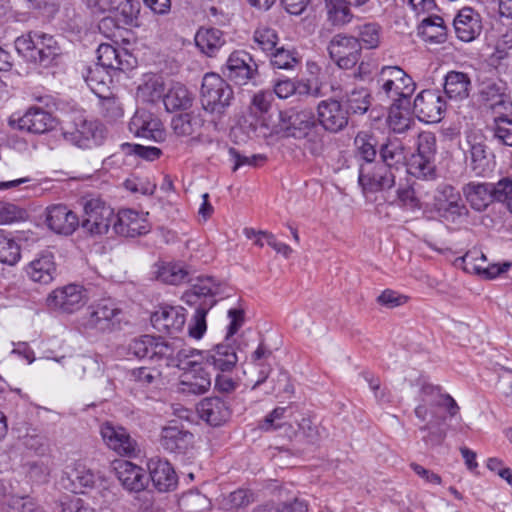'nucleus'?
Returning a JSON list of instances; mask_svg holds the SVG:
<instances>
[{
    "label": "nucleus",
    "instance_id": "de8ad7c7",
    "mask_svg": "<svg viewBox=\"0 0 512 512\" xmlns=\"http://www.w3.org/2000/svg\"><path fill=\"white\" fill-rule=\"evenodd\" d=\"M273 69L291 70L300 63V56L295 49L278 46L269 54Z\"/></svg>",
    "mask_w": 512,
    "mask_h": 512
},
{
    "label": "nucleus",
    "instance_id": "052dcab7",
    "mask_svg": "<svg viewBox=\"0 0 512 512\" xmlns=\"http://www.w3.org/2000/svg\"><path fill=\"white\" fill-rule=\"evenodd\" d=\"M138 90L146 101L155 102L164 96L163 79L160 76H152L139 86Z\"/></svg>",
    "mask_w": 512,
    "mask_h": 512
},
{
    "label": "nucleus",
    "instance_id": "a18cd8bd",
    "mask_svg": "<svg viewBox=\"0 0 512 512\" xmlns=\"http://www.w3.org/2000/svg\"><path fill=\"white\" fill-rule=\"evenodd\" d=\"M327 21L336 27L350 23L354 17L350 5L344 0H325Z\"/></svg>",
    "mask_w": 512,
    "mask_h": 512
},
{
    "label": "nucleus",
    "instance_id": "69168bd1",
    "mask_svg": "<svg viewBox=\"0 0 512 512\" xmlns=\"http://www.w3.org/2000/svg\"><path fill=\"white\" fill-rule=\"evenodd\" d=\"M253 501V494L246 489H238L231 492L224 499V506L227 509H239L248 506Z\"/></svg>",
    "mask_w": 512,
    "mask_h": 512
},
{
    "label": "nucleus",
    "instance_id": "0eeeda50",
    "mask_svg": "<svg viewBox=\"0 0 512 512\" xmlns=\"http://www.w3.org/2000/svg\"><path fill=\"white\" fill-rule=\"evenodd\" d=\"M123 311L111 299H102L89 307L82 326L86 331L110 333L120 328Z\"/></svg>",
    "mask_w": 512,
    "mask_h": 512
},
{
    "label": "nucleus",
    "instance_id": "7c9ffc66",
    "mask_svg": "<svg viewBox=\"0 0 512 512\" xmlns=\"http://www.w3.org/2000/svg\"><path fill=\"white\" fill-rule=\"evenodd\" d=\"M480 259L482 262H486V255L479 249L473 248L469 250L462 258L463 269L468 273L477 274L485 279H493L500 274L506 272L510 263L505 262L502 265L489 264L487 266L477 265L476 260Z\"/></svg>",
    "mask_w": 512,
    "mask_h": 512
},
{
    "label": "nucleus",
    "instance_id": "1a4fd4ad",
    "mask_svg": "<svg viewBox=\"0 0 512 512\" xmlns=\"http://www.w3.org/2000/svg\"><path fill=\"white\" fill-rule=\"evenodd\" d=\"M113 209L99 198H92L84 204L81 227L91 235L106 234L115 221Z\"/></svg>",
    "mask_w": 512,
    "mask_h": 512
},
{
    "label": "nucleus",
    "instance_id": "c756f323",
    "mask_svg": "<svg viewBox=\"0 0 512 512\" xmlns=\"http://www.w3.org/2000/svg\"><path fill=\"white\" fill-rule=\"evenodd\" d=\"M147 467L154 486L160 492H167L176 488L178 477L167 460L153 457L148 461Z\"/></svg>",
    "mask_w": 512,
    "mask_h": 512
},
{
    "label": "nucleus",
    "instance_id": "4468645a",
    "mask_svg": "<svg viewBox=\"0 0 512 512\" xmlns=\"http://www.w3.org/2000/svg\"><path fill=\"white\" fill-rule=\"evenodd\" d=\"M272 100L273 95L269 91H260L253 96L247 114L243 119L248 132H253L259 136L267 135L269 127L266 114L271 108Z\"/></svg>",
    "mask_w": 512,
    "mask_h": 512
},
{
    "label": "nucleus",
    "instance_id": "5701e85b",
    "mask_svg": "<svg viewBox=\"0 0 512 512\" xmlns=\"http://www.w3.org/2000/svg\"><path fill=\"white\" fill-rule=\"evenodd\" d=\"M98 63L96 65L103 67L107 70L113 71H128L136 64V59L123 48H116L115 46L102 43L97 49Z\"/></svg>",
    "mask_w": 512,
    "mask_h": 512
},
{
    "label": "nucleus",
    "instance_id": "a878e982",
    "mask_svg": "<svg viewBox=\"0 0 512 512\" xmlns=\"http://www.w3.org/2000/svg\"><path fill=\"white\" fill-rule=\"evenodd\" d=\"M113 229L116 234L121 236L136 237L147 234L150 226L143 214L131 209H124L116 215Z\"/></svg>",
    "mask_w": 512,
    "mask_h": 512
},
{
    "label": "nucleus",
    "instance_id": "338daca9",
    "mask_svg": "<svg viewBox=\"0 0 512 512\" xmlns=\"http://www.w3.org/2000/svg\"><path fill=\"white\" fill-rule=\"evenodd\" d=\"M486 107L493 114V121L499 118H509V115L512 114V101L507 93Z\"/></svg>",
    "mask_w": 512,
    "mask_h": 512
},
{
    "label": "nucleus",
    "instance_id": "20e7f679",
    "mask_svg": "<svg viewBox=\"0 0 512 512\" xmlns=\"http://www.w3.org/2000/svg\"><path fill=\"white\" fill-rule=\"evenodd\" d=\"M228 317L230 324L227 327L224 341L206 351L204 356L206 363L221 373L231 372L239 361L237 351L241 350V346L233 337L244 324V311L230 309Z\"/></svg>",
    "mask_w": 512,
    "mask_h": 512
},
{
    "label": "nucleus",
    "instance_id": "c03bdc74",
    "mask_svg": "<svg viewBox=\"0 0 512 512\" xmlns=\"http://www.w3.org/2000/svg\"><path fill=\"white\" fill-rule=\"evenodd\" d=\"M371 99L370 92L364 87L354 88L350 92H346L344 102L348 115L350 113L359 115L365 114L371 106Z\"/></svg>",
    "mask_w": 512,
    "mask_h": 512
},
{
    "label": "nucleus",
    "instance_id": "7ed1b4c3",
    "mask_svg": "<svg viewBox=\"0 0 512 512\" xmlns=\"http://www.w3.org/2000/svg\"><path fill=\"white\" fill-rule=\"evenodd\" d=\"M17 53L27 62L47 68L62 54L57 39L40 30L28 31L15 39Z\"/></svg>",
    "mask_w": 512,
    "mask_h": 512
},
{
    "label": "nucleus",
    "instance_id": "774afa93",
    "mask_svg": "<svg viewBox=\"0 0 512 512\" xmlns=\"http://www.w3.org/2000/svg\"><path fill=\"white\" fill-rule=\"evenodd\" d=\"M496 201L504 203L512 213V179L503 178L497 182Z\"/></svg>",
    "mask_w": 512,
    "mask_h": 512
},
{
    "label": "nucleus",
    "instance_id": "f3484780",
    "mask_svg": "<svg viewBox=\"0 0 512 512\" xmlns=\"http://www.w3.org/2000/svg\"><path fill=\"white\" fill-rule=\"evenodd\" d=\"M223 73L235 84L246 85L258 75V66L248 52L238 50L228 57Z\"/></svg>",
    "mask_w": 512,
    "mask_h": 512
},
{
    "label": "nucleus",
    "instance_id": "72a5a7b5",
    "mask_svg": "<svg viewBox=\"0 0 512 512\" xmlns=\"http://www.w3.org/2000/svg\"><path fill=\"white\" fill-rule=\"evenodd\" d=\"M194 436L178 426H167L161 431L160 444L171 453L184 454L192 447Z\"/></svg>",
    "mask_w": 512,
    "mask_h": 512
},
{
    "label": "nucleus",
    "instance_id": "79ce46f5",
    "mask_svg": "<svg viewBox=\"0 0 512 512\" xmlns=\"http://www.w3.org/2000/svg\"><path fill=\"white\" fill-rule=\"evenodd\" d=\"M84 79L91 91L98 97H104L110 93L112 75L109 70L98 65L87 67Z\"/></svg>",
    "mask_w": 512,
    "mask_h": 512
},
{
    "label": "nucleus",
    "instance_id": "423d86ee",
    "mask_svg": "<svg viewBox=\"0 0 512 512\" xmlns=\"http://www.w3.org/2000/svg\"><path fill=\"white\" fill-rule=\"evenodd\" d=\"M233 90L216 73H206L202 80L200 101L203 109L209 113L222 114L230 106Z\"/></svg>",
    "mask_w": 512,
    "mask_h": 512
},
{
    "label": "nucleus",
    "instance_id": "680f3d73",
    "mask_svg": "<svg viewBox=\"0 0 512 512\" xmlns=\"http://www.w3.org/2000/svg\"><path fill=\"white\" fill-rule=\"evenodd\" d=\"M493 137L500 144L512 147V119L499 118L491 126Z\"/></svg>",
    "mask_w": 512,
    "mask_h": 512
},
{
    "label": "nucleus",
    "instance_id": "dca6fc26",
    "mask_svg": "<svg viewBox=\"0 0 512 512\" xmlns=\"http://www.w3.org/2000/svg\"><path fill=\"white\" fill-rule=\"evenodd\" d=\"M179 369L183 371L179 381L182 393L200 395L209 390L211 376L201 363L190 358Z\"/></svg>",
    "mask_w": 512,
    "mask_h": 512
},
{
    "label": "nucleus",
    "instance_id": "9b49d317",
    "mask_svg": "<svg viewBox=\"0 0 512 512\" xmlns=\"http://www.w3.org/2000/svg\"><path fill=\"white\" fill-rule=\"evenodd\" d=\"M316 122L329 133L343 131L349 123L348 111L340 100L328 98L321 100L316 107Z\"/></svg>",
    "mask_w": 512,
    "mask_h": 512
},
{
    "label": "nucleus",
    "instance_id": "e2e57ef3",
    "mask_svg": "<svg viewBox=\"0 0 512 512\" xmlns=\"http://www.w3.org/2000/svg\"><path fill=\"white\" fill-rule=\"evenodd\" d=\"M506 94V86L503 82L486 81L483 82L479 90L481 100L487 106L493 101L501 98Z\"/></svg>",
    "mask_w": 512,
    "mask_h": 512
},
{
    "label": "nucleus",
    "instance_id": "2eb2a0df",
    "mask_svg": "<svg viewBox=\"0 0 512 512\" xmlns=\"http://www.w3.org/2000/svg\"><path fill=\"white\" fill-rule=\"evenodd\" d=\"M358 183L364 193H375L390 189L395 185V175L387 165H361Z\"/></svg>",
    "mask_w": 512,
    "mask_h": 512
},
{
    "label": "nucleus",
    "instance_id": "13d9d810",
    "mask_svg": "<svg viewBox=\"0 0 512 512\" xmlns=\"http://www.w3.org/2000/svg\"><path fill=\"white\" fill-rule=\"evenodd\" d=\"M172 128L178 136H191L200 128V120L190 114H180L173 117Z\"/></svg>",
    "mask_w": 512,
    "mask_h": 512
},
{
    "label": "nucleus",
    "instance_id": "9d476101",
    "mask_svg": "<svg viewBox=\"0 0 512 512\" xmlns=\"http://www.w3.org/2000/svg\"><path fill=\"white\" fill-rule=\"evenodd\" d=\"M316 126L317 122L311 110L290 109L280 112L279 128L287 137L295 139L308 138Z\"/></svg>",
    "mask_w": 512,
    "mask_h": 512
},
{
    "label": "nucleus",
    "instance_id": "cd10ccee",
    "mask_svg": "<svg viewBox=\"0 0 512 512\" xmlns=\"http://www.w3.org/2000/svg\"><path fill=\"white\" fill-rule=\"evenodd\" d=\"M153 278L169 285H181L191 282V271L183 262L158 261L152 266Z\"/></svg>",
    "mask_w": 512,
    "mask_h": 512
},
{
    "label": "nucleus",
    "instance_id": "49530a36",
    "mask_svg": "<svg viewBox=\"0 0 512 512\" xmlns=\"http://www.w3.org/2000/svg\"><path fill=\"white\" fill-rule=\"evenodd\" d=\"M380 157L382 162L380 164L387 165L389 168L397 169L399 165L405 164L406 155L403 144L398 140H388L380 148Z\"/></svg>",
    "mask_w": 512,
    "mask_h": 512
},
{
    "label": "nucleus",
    "instance_id": "0e129e2a",
    "mask_svg": "<svg viewBox=\"0 0 512 512\" xmlns=\"http://www.w3.org/2000/svg\"><path fill=\"white\" fill-rule=\"evenodd\" d=\"M358 40L368 49L376 48L380 40V26L376 23L364 24L359 28Z\"/></svg>",
    "mask_w": 512,
    "mask_h": 512
},
{
    "label": "nucleus",
    "instance_id": "f257e3e1",
    "mask_svg": "<svg viewBox=\"0 0 512 512\" xmlns=\"http://www.w3.org/2000/svg\"><path fill=\"white\" fill-rule=\"evenodd\" d=\"M128 354L139 359L147 358L160 367L179 368L185 360L193 358L200 351L185 349L180 339H166L162 336L142 335L128 344Z\"/></svg>",
    "mask_w": 512,
    "mask_h": 512
},
{
    "label": "nucleus",
    "instance_id": "bf43d9fd",
    "mask_svg": "<svg viewBox=\"0 0 512 512\" xmlns=\"http://www.w3.org/2000/svg\"><path fill=\"white\" fill-rule=\"evenodd\" d=\"M101 100V115L108 122H116L121 119L124 115V110L122 104L119 100L109 94H106L104 97H99Z\"/></svg>",
    "mask_w": 512,
    "mask_h": 512
},
{
    "label": "nucleus",
    "instance_id": "8fccbe9b",
    "mask_svg": "<svg viewBox=\"0 0 512 512\" xmlns=\"http://www.w3.org/2000/svg\"><path fill=\"white\" fill-rule=\"evenodd\" d=\"M20 257L19 244L10 233L0 229V263L12 266L20 260Z\"/></svg>",
    "mask_w": 512,
    "mask_h": 512
},
{
    "label": "nucleus",
    "instance_id": "473e14b6",
    "mask_svg": "<svg viewBox=\"0 0 512 512\" xmlns=\"http://www.w3.org/2000/svg\"><path fill=\"white\" fill-rule=\"evenodd\" d=\"M200 418L212 426H219L226 422L231 411L227 403L219 397H207L197 405Z\"/></svg>",
    "mask_w": 512,
    "mask_h": 512
},
{
    "label": "nucleus",
    "instance_id": "09e8293b",
    "mask_svg": "<svg viewBox=\"0 0 512 512\" xmlns=\"http://www.w3.org/2000/svg\"><path fill=\"white\" fill-rule=\"evenodd\" d=\"M107 12H114L122 17L123 24L134 25L140 13V3L137 0H111Z\"/></svg>",
    "mask_w": 512,
    "mask_h": 512
},
{
    "label": "nucleus",
    "instance_id": "e433bc0d",
    "mask_svg": "<svg viewBox=\"0 0 512 512\" xmlns=\"http://www.w3.org/2000/svg\"><path fill=\"white\" fill-rule=\"evenodd\" d=\"M421 402L430 406L443 407L447 410L450 417H454L459 412V406L453 397L447 393H442L440 386L432 384H423L420 389Z\"/></svg>",
    "mask_w": 512,
    "mask_h": 512
},
{
    "label": "nucleus",
    "instance_id": "f8f14e48",
    "mask_svg": "<svg viewBox=\"0 0 512 512\" xmlns=\"http://www.w3.org/2000/svg\"><path fill=\"white\" fill-rule=\"evenodd\" d=\"M327 49L331 59L340 68L350 69L359 61L362 46L354 36L337 34L330 40Z\"/></svg>",
    "mask_w": 512,
    "mask_h": 512
},
{
    "label": "nucleus",
    "instance_id": "f704fd0d",
    "mask_svg": "<svg viewBox=\"0 0 512 512\" xmlns=\"http://www.w3.org/2000/svg\"><path fill=\"white\" fill-rule=\"evenodd\" d=\"M443 88L447 99L459 102L469 97L472 83L467 73L453 70L444 77Z\"/></svg>",
    "mask_w": 512,
    "mask_h": 512
},
{
    "label": "nucleus",
    "instance_id": "bb28decb",
    "mask_svg": "<svg viewBox=\"0 0 512 512\" xmlns=\"http://www.w3.org/2000/svg\"><path fill=\"white\" fill-rule=\"evenodd\" d=\"M186 322L184 308L162 306L151 316L153 327L162 333L175 334L180 332Z\"/></svg>",
    "mask_w": 512,
    "mask_h": 512
},
{
    "label": "nucleus",
    "instance_id": "412c9836",
    "mask_svg": "<svg viewBox=\"0 0 512 512\" xmlns=\"http://www.w3.org/2000/svg\"><path fill=\"white\" fill-rule=\"evenodd\" d=\"M452 24L457 39L465 43L477 39L483 30L480 13L468 6L457 11Z\"/></svg>",
    "mask_w": 512,
    "mask_h": 512
},
{
    "label": "nucleus",
    "instance_id": "393cba45",
    "mask_svg": "<svg viewBox=\"0 0 512 512\" xmlns=\"http://www.w3.org/2000/svg\"><path fill=\"white\" fill-rule=\"evenodd\" d=\"M114 471L122 487L129 492H140L147 487L148 477L145 470L130 461H115Z\"/></svg>",
    "mask_w": 512,
    "mask_h": 512
},
{
    "label": "nucleus",
    "instance_id": "6e6d98bb",
    "mask_svg": "<svg viewBox=\"0 0 512 512\" xmlns=\"http://www.w3.org/2000/svg\"><path fill=\"white\" fill-rule=\"evenodd\" d=\"M376 139L374 136L367 132H359L355 139L354 144L357 152L365 160V165H371L376 157Z\"/></svg>",
    "mask_w": 512,
    "mask_h": 512
},
{
    "label": "nucleus",
    "instance_id": "ea45409f",
    "mask_svg": "<svg viewBox=\"0 0 512 512\" xmlns=\"http://www.w3.org/2000/svg\"><path fill=\"white\" fill-rule=\"evenodd\" d=\"M56 268L53 256L50 253L41 254L28 266L27 273L34 282L41 284L50 283L55 274Z\"/></svg>",
    "mask_w": 512,
    "mask_h": 512
},
{
    "label": "nucleus",
    "instance_id": "2f4dec72",
    "mask_svg": "<svg viewBox=\"0 0 512 512\" xmlns=\"http://www.w3.org/2000/svg\"><path fill=\"white\" fill-rule=\"evenodd\" d=\"M497 183L469 182L462 188L463 195L476 211H484L496 201Z\"/></svg>",
    "mask_w": 512,
    "mask_h": 512
},
{
    "label": "nucleus",
    "instance_id": "b1692460",
    "mask_svg": "<svg viewBox=\"0 0 512 512\" xmlns=\"http://www.w3.org/2000/svg\"><path fill=\"white\" fill-rule=\"evenodd\" d=\"M46 224L57 234L71 235L79 226V218L63 204H54L46 208Z\"/></svg>",
    "mask_w": 512,
    "mask_h": 512
},
{
    "label": "nucleus",
    "instance_id": "ddd939ff",
    "mask_svg": "<svg viewBox=\"0 0 512 512\" xmlns=\"http://www.w3.org/2000/svg\"><path fill=\"white\" fill-rule=\"evenodd\" d=\"M447 109L445 98L440 91L426 89L421 91L414 99L413 112L417 118L426 123L439 122Z\"/></svg>",
    "mask_w": 512,
    "mask_h": 512
},
{
    "label": "nucleus",
    "instance_id": "4d7b16f0",
    "mask_svg": "<svg viewBox=\"0 0 512 512\" xmlns=\"http://www.w3.org/2000/svg\"><path fill=\"white\" fill-rule=\"evenodd\" d=\"M253 39L258 47L266 54H269L271 51L275 50L276 47H278V34L276 30L268 26L258 27L254 32Z\"/></svg>",
    "mask_w": 512,
    "mask_h": 512
},
{
    "label": "nucleus",
    "instance_id": "4be33fe9",
    "mask_svg": "<svg viewBox=\"0 0 512 512\" xmlns=\"http://www.w3.org/2000/svg\"><path fill=\"white\" fill-rule=\"evenodd\" d=\"M9 124L16 129L33 134H43L54 126V118L48 111L40 107H30L24 115L15 119L11 117Z\"/></svg>",
    "mask_w": 512,
    "mask_h": 512
},
{
    "label": "nucleus",
    "instance_id": "5fc2aeb1",
    "mask_svg": "<svg viewBox=\"0 0 512 512\" xmlns=\"http://www.w3.org/2000/svg\"><path fill=\"white\" fill-rule=\"evenodd\" d=\"M2 512H43L41 507L28 496H7L2 504Z\"/></svg>",
    "mask_w": 512,
    "mask_h": 512
},
{
    "label": "nucleus",
    "instance_id": "6e6552de",
    "mask_svg": "<svg viewBox=\"0 0 512 512\" xmlns=\"http://www.w3.org/2000/svg\"><path fill=\"white\" fill-rule=\"evenodd\" d=\"M378 83L381 91L389 98L396 100H410L416 84L403 69L398 66H384L381 69Z\"/></svg>",
    "mask_w": 512,
    "mask_h": 512
},
{
    "label": "nucleus",
    "instance_id": "864d4df0",
    "mask_svg": "<svg viewBox=\"0 0 512 512\" xmlns=\"http://www.w3.org/2000/svg\"><path fill=\"white\" fill-rule=\"evenodd\" d=\"M433 159L415 153L408 162L407 171L417 178H432L435 175Z\"/></svg>",
    "mask_w": 512,
    "mask_h": 512
},
{
    "label": "nucleus",
    "instance_id": "6ab92c4d",
    "mask_svg": "<svg viewBox=\"0 0 512 512\" xmlns=\"http://www.w3.org/2000/svg\"><path fill=\"white\" fill-rule=\"evenodd\" d=\"M434 201L436 210L447 220L455 221L468 212L459 192L449 184L437 187Z\"/></svg>",
    "mask_w": 512,
    "mask_h": 512
},
{
    "label": "nucleus",
    "instance_id": "aec40b11",
    "mask_svg": "<svg viewBox=\"0 0 512 512\" xmlns=\"http://www.w3.org/2000/svg\"><path fill=\"white\" fill-rule=\"evenodd\" d=\"M100 434L104 443L111 450L122 456H136L138 445L128 431L122 426L106 422L101 425Z\"/></svg>",
    "mask_w": 512,
    "mask_h": 512
},
{
    "label": "nucleus",
    "instance_id": "4c0bfd02",
    "mask_svg": "<svg viewBox=\"0 0 512 512\" xmlns=\"http://www.w3.org/2000/svg\"><path fill=\"white\" fill-rule=\"evenodd\" d=\"M418 33L426 42L442 44L447 40L448 28L442 17L433 15L421 21Z\"/></svg>",
    "mask_w": 512,
    "mask_h": 512
},
{
    "label": "nucleus",
    "instance_id": "c9c22d12",
    "mask_svg": "<svg viewBox=\"0 0 512 512\" xmlns=\"http://www.w3.org/2000/svg\"><path fill=\"white\" fill-rule=\"evenodd\" d=\"M467 144L469 146V168L476 176H484L491 170L486 144L482 140L478 141L475 135L467 136Z\"/></svg>",
    "mask_w": 512,
    "mask_h": 512
},
{
    "label": "nucleus",
    "instance_id": "37998d69",
    "mask_svg": "<svg viewBox=\"0 0 512 512\" xmlns=\"http://www.w3.org/2000/svg\"><path fill=\"white\" fill-rule=\"evenodd\" d=\"M196 46L208 56H214L223 46V33L216 28H200L195 35Z\"/></svg>",
    "mask_w": 512,
    "mask_h": 512
},
{
    "label": "nucleus",
    "instance_id": "c85d7f7f",
    "mask_svg": "<svg viewBox=\"0 0 512 512\" xmlns=\"http://www.w3.org/2000/svg\"><path fill=\"white\" fill-rule=\"evenodd\" d=\"M160 120L146 110H137L129 122V130L138 137L161 141L163 129Z\"/></svg>",
    "mask_w": 512,
    "mask_h": 512
},
{
    "label": "nucleus",
    "instance_id": "a19ab883",
    "mask_svg": "<svg viewBox=\"0 0 512 512\" xmlns=\"http://www.w3.org/2000/svg\"><path fill=\"white\" fill-rule=\"evenodd\" d=\"M163 103L168 112L186 110L192 105V95L185 85L175 82L164 94Z\"/></svg>",
    "mask_w": 512,
    "mask_h": 512
},
{
    "label": "nucleus",
    "instance_id": "a211bd4d",
    "mask_svg": "<svg viewBox=\"0 0 512 512\" xmlns=\"http://www.w3.org/2000/svg\"><path fill=\"white\" fill-rule=\"evenodd\" d=\"M86 290L79 285L70 284L54 290L47 298L51 309L63 313H74L87 302Z\"/></svg>",
    "mask_w": 512,
    "mask_h": 512
},
{
    "label": "nucleus",
    "instance_id": "58836bf2",
    "mask_svg": "<svg viewBox=\"0 0 512 512\" xmlns=\"http://www.w3.org/2000/svg\"><path fill=\"white\" fill-rule=\"evenodd\" d=\"M410 110V100H396L391 105L388 115V123L395 133H403L410 128L413 122Z\"/></svg>",
    "mask_w": 512,
    "mask_h": 512
},
{
    "label": "nucleus",
    "instance_id": "603ef678",
    "mask_svg": "<svg viewBox=\"0 0 512 512\" xmlns=\"http://www.w3.org/2000/svg\"><path fill=\"white\" fill-rule=\"evenodd\" d=\"M76 374L85 377H96L104 372L105 365L102 356L82 355L76 361Z\"/></svg>",
    "mask_w": 512,
    "mask_h": 512
},
{
    "label": "nucleus",
    "instance_id": "3c124183",
    "mask_svg": "<svg viewBox=\"0 0 512 512\" xmlns=\"http://www.w3.org/2000/svg\"><path fill=\"white\" fill-rule=\"evenodd\" d=\"M67 475L76 493H83L82 488H93L97 481V477L93 471L82 464H75L74 467L67 472Z\"/></svg>",
    "mask_w": 512,
    "mask_h": 512
},
{
    "label": "nucleus",
    "instance_id": "f03ea898",
    "mask_svg": "<svg viewBox=\"0 0 512 512\" xmlns=\"http://www.w3.org/2000/svg\"><path fill=\"white\" fill-rule=\"evenodd\" d=\"M220 284L210 276H199L190 289L182 295V301L195 307V313L188 325V335L193 339H201L206 330L207 313L216 305V296L220 294Z\"/></svg>",
    "mask_w": 512,
    "mask_h": 512
},
{
    "label": "nucleus",
    "instance_id": "39448f33",
    "mask_svg": "<svg viewBox=\"0 0 512 512\" xmlns=\"http://www.w3.org/2000/svg\"><path fill=\"white\" fill-rule=\"evenodd\" d=\"M107 135L104 125L96 120L77 116L62 128V136L68 143L83 149L103 144Z\"/></svg>",
    "mask_w": 512,
    "mask_h": 512
}]
</instances>
